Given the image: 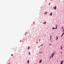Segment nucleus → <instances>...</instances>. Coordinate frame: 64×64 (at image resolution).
Returning a JSON list of instances; mask_svg holds the SVG:
<instances>
[{
  "mask_svg": "<svg viewBox=\"0 0 64 64\" xmlns=\"http://www.w3.org/2000/svg\"><path fill=\"white\" fill-rule=\"evenodd\" d=\"M54 54H52L51 55V57H53V56H54Z\"/></svg>",
  "mask_w": 64,
  "mask_h": 64,
  "instance_id": "f257e3e1",
  "label": "nucleus"
},
{
  "mask_svg": "<svg viewBox=\"0 0 64 64\" xmlns=\"http://www.w3.org/2000/svg\"><path fill=\"white\" fill-rule=\"evenodd\" d=\"M44 14L45 15H47V12H45L44 13Z\"/></svg>",
  "mask_w": 64,
  "mask_h": 64,
  "instance_id": "f03ea898",
  "label": "nucleus"
},
{
  "mask_svg": "<svg viewBox=\"0 0 64 64\" xmlns=\"http://www.w3.org/2000/svg\"><path fill=\"white\" fill-rule=\"evenodd\" d=\"M27 63L28 64H29V60H28L27 61Z\"/></svg>",
  "mask_w": 64,
  "mask_h": 64,
  "instance_id": "7ed1b4c3",
  "label": "nucleus"
},
{
  "mask_svg": "<svg viewBox=\"0 0 64 64\" xmlns=\"http://www.w3.org/2000/svg\"><path fill=\"white\" fill-rule=\"evenodd\" d=\"M56 8H57L56 7V6H54V9H56Z\"/></svg>",
  "mask_w": 64,
  "mask_h": 64,
  "instance_id": "20e7f679",
  "label": "nucleus"
},
{
  "mask_svg": "<svg viewBox=\"0 0 64 64\" xmlns=\"http://www.w3.org/2000/svg\"><path fill=\"white\" fill-rule=\"evenodd\" d=\"M63 60H62L61 62V63L60 64H62L63 63Z\"/></svg>",
  "mask_w": 64,
  "mask_h": 64,
  "instance_id": "39448f33",
  "label": "nucleus"
},
{
  "mask_svg": "<svg viewBox=\"0 0 64 64\" xmlns=\"http://www.w3.org/2000/svg\"><path fill=\"white\" fill-rule=\"evenodd\" d=\"M41 62H42V60H40L39 61V63H41Z\"/></svg>",
  "mask_w": 64,
  "mask_h": 64,
  "instance_id": "423d86ee",
  "label": "nucleus"
},
{
  "mask_svg": "<svg viewBox=\"0 0 64 64\" xmlns=\"http://www.w3.org/2000/svg\"><path fill=\"white\" fill-rule=\"evenodd\" d=\"M44 24H46V22H44Z\"/></svg>",
  "mask_w": 64,
  "mask_h": 64,
  "instance_id": "0eeeda50",
  "label": "nucleus"
},
{
  "mask_svg": "<svg viewBox=\"0 0 64 64\" xmlns=\"http://www.w3.org/2000/svg\"><path fill=\"white\" fill-rule=\"evenodd\" d=\"M52 12L51 14H50V16H52Z\"/></svg>",
  "mask_w": 64,
  "mask_h": 64,
  "instance_id": "6e6552de",
  "label": "nucleus"
},
{
  "mask_svg": "<svg viewBox=\"0 0 64 64\" xmlns=\"http://www.w3.org/2000/svg\"><path fill=\"white\" fill-rule=\"evenodd\" d=\"M56 28H55V29H57V26H56Z\"/></svg>",
  "mask_w": 64,
  "mask_h": 64,
  "instance_id": "1a4fd4ad",
  "label": "nucleus"
},
{
  "mask_svg": "<svg viewBox=\"0 0 64 64\" xmlns=\"http://www.w3.org/2000/svg\"><path fill=\"white\" fill-rule=\"evenodd\" d=\"M51 35L50 36V40H51Z\"/></svg>",
  "mask_w": 64,
  "mask_h": 64,
  "instance_id": "9d476101",
  "label": "nucleus"
},
{
  "mask_svg": "<svg viewBox=\"0 0 64 64\" xmlns=\"http://www.w3.org/2000/svg\"><path fill=\"white\" fill-rule=\"evenodd\" d=\"M43 44H42V45H40V46H43Z\"/></svg>",
  "mask_w": 64,
  "mask_h": 64,
  "instance_id": "9b49d317",
  "label": "nucleus"
},
{
  "mask_svg": "<svg viewBox=\"0 0 64 64\" xmlns=\"http://www.w3.org/2000/svg\"><path fill=\"white\" fill-rule=\"evenodd\" d=\"M58 39V37L57 36H56V40Z\"/></svg>",
  "mask_w": 64,
  "mask_h": 64,
  "instance_id": "f8f14e48",
  "label": "nucleus"
},
{
  "mask_svg": "<svg viewBox=\"0 0 64 64\" xmlns=\"http://www.w3.org/2000/svg\"><path fill=\"white\" fill-rule=\"evenodd\" d=\"M55 29V28H52L53 30H54V29Z\"/></svg>",
  "mask_w": 64,
  "mask_h": 64,
  "instance_id": "ddd939ff",
  "label": "nucleus"
},
{
  "mask_svg": "<svg viewBox=\"0 0 64 64\" xmlns=\"http://www.w3.org/2000/svg\"><path fill=\"white\" fill-rule=\"evenodd\" d=\"M63 35H62H62L61 37H62V36H63Z\"/></svg>",
  "mask_w": 64,
  "mask_h": 64,
  "instance_id": "4468645a",
  "label": "nucleus"
},
{
  "mask_svg": "<svg viewBox=\"0 0 64 64\" xmlns=\"http://www.w3.org/2000/svg\"><path fill=\"white\" fill-rule=\"evenodd\" d=\"M29 48V46L28 47V50Z\"/></svg>",
  "mask_w": 64,
  "mask_h": 64,
  "instance_id": "2eb2a0df",
  "label": "nucleus"
},
{
  "mask_svg": "<svg viewBox=\"0 0 64 64\" xmlns=\"http://www.w3.org/2000/svg\"><path fill=\"white\" fill-rule=\"evenodd\" d=\"M29 54H30V52H29L28 53Z\"/></svg>",
  "mask_w": 64,
  "mask_h": 64,
  "instance_id": "dca6fc26",
  "label": "nucleus"
},
{
  "mask_svg": "<svg viewBox=\"0 0 64 64\" xmlns=\"http://www.w3.org/2000/svg\"><path fill=\"white\" fill-rule=\"evenodd\" d=\"M51 58H52V57H51V56H50V59H51Z\"/></svg>",
  "mask_w": 64,
  "mask_h": 64,
  "instance_id": "f3484780",
  "label": "nucleus"
},
{
  "mask_svg": "<svg viewBox=\"0 0 64 64\" xmlns=\"http://www.w3.org/2000/svg\"><path fill=\"white\" fill-rule=\"evenodd\" d=\"M49 5H50V2L49 4Z\"/></svg>",
  "mask_w": 64,
  "mask_h": 64,
  "instance_id": "a211bd4d",
  "label": "nucleus"
},
{
  "mask_svg": "<svg viewBox=\"0 0 64 64\" xmlns=\"http://www.w3.org/2000/svg\"><path fill=\"white\" fill-rule=\"evenodd\" d=\"M54 54V52H53V53H52V54H53V55H54V54Z\"/></svg>",
  "mask_w": 64,
  "mask_h": 64,
  "instance_id": "6ab92c4d",
  "label": "nucleus"
},
{
  "mask_svg": "<svg viewBox=\"0 0 64 64\" xmlns=\"http://www.w3.org/2000/svg\"><path fill=\"white\" fill-rule=\"evenodd\" d=\"M60 53H61V54H62V52H60Z\"/></svg>",
  "mask_w": 64,
  "mask_h": 64,
  "instance_id": "aec40b11",
  "label": "nucleus"
},
{
  "mask_svg": "<svg viewBox=\"0 0 64 64\" xmlns=\"http://www.w3.org/2000/svg\"><path fill=\"white\" fill-rule=\"evenodd\" d=\"M62 46H61V47H62Z\"/></svg>",
  "mask_w": 64,
  "mask_h": 64,
  "instance_id": "412c9836",
  "label": "nucleus"
},
{
  "mask_svg": "<svg viewBox=\"0 0 64 64\" xmlns=\"http://www.w3.org/2000/svg\"><path fill=\"white\" fill-rule=\"evenodd\" d=\"M50 45H52V44H50Z\"/></svg>",
  "mask_w": 64,
  "mask_h": 64,
  "instance_id": "4be33fe9",
  "label": "nucleus"
},
{
  "mask_svg": "<svg viewBox=\"0 0 64 64\" xmlns=\"http://www.w3.org/2000/svg\"><path fill=\"white\" fill-rule=\"evenodd\" d=\"M62 49V48H61L60 49Z\"/></svg>",
  "mask_w": 64,
  "mask_h": 64,
  "instance_id": "5701e85b",
  "label": "nucleus"
},
{
  "mask_svg": "<svg viewBox=\"0 0 64 64\" xmlns=\"http://www.w3.org/2000/svg\"><path fill=\"white\" fill-rule=\"evenodd\" d=\"M63 27H62V28H63Z\"/></svg>",
  "mask_w": 64,
  "mask_h": 64,
  "instance_id": "b1692460",
  "label": "nucleus"
},
{
  "mask_svg": "<svg viewBox=\"0 0 64 64\" xmlns=\"http://www.w3.org/2000/svg\"><path fill=\"white\" fill-rule=\"evenodd\" d=\"M62 31H63V30H62Z\"/></svg>",
  "mask_w": 64,
  "mask_h": 64,
  "instance_id": "393cba45",
  "label": "nucleus"
},
{
  "mask_svg": "<svg viewBox=\"0 0 64 64\" xmlns=\"http://www.w3.org/2000/svg\"><path fill=\"white\" fill-rule=\"evenodd\" d=\"M54 54H55V53H54Z\"/></svg>",
  "mask_w": 64,
  "mask_h": 64,
  "instance_id": "a878e982",
  "label": "nucleus"
},
{
  "mask_svg": "<svg viewBox=\"0 0 64 64\" xmlns=\"http://www.w3.org/2000/svg\"><path fill=\"white\" fill-rule=\"evenodd\" d=\"M8 64H9V63H8Z\"/></svg>",
  "mask_w": 64,
  "mask_h": 64,
  "instance_id": "bb28decb",
  "label": "nucleus"
},
{
  "mask_svg": "<svg viewBox=\"0 0 64 64\" xmlns=\"http://www.w3.org/2000/svg\"><path fill=\"white\" fill-rule=\"evenodd\" d=\"M51 0V1H52V0Z\"/></svg>",
  "mask_w": 64,
  "mask_h": 64,
  "instance_id": "cd10ccee",
  "label": "nucleus"
}]
</instances>
